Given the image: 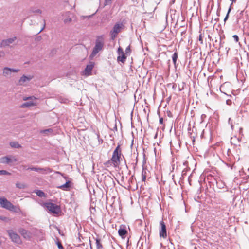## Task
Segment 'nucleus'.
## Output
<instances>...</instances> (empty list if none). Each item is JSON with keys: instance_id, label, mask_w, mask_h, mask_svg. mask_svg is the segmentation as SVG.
<instances>
[{"instance_id": "nucleus-1", "label": "nucleus", "mask_w": 249, "mask_h": 249, "mask_svg": "<svg viewBox=\"0 0 249 249\" xmlns=\"http://www.w3.org/2000/svg\"><path fill=\"white\" fill-rule=\"evenodd\" d=\"M0 206L9 211L16 213L21 212V210L18 205L15 206L13 205L9 201L4 197H0Z\"/></svg>"}, {"instance_id": "nucleus-2", "label": "nucleus", "mask_w": 249, "mask_h": 249, "mask_svg": "<svg viewBox=\"0 0 249 249\" xmlns=\"http://www.w3.org/2000/svg\"><path fill=\"white\" fill-rule=\"evenodd\" d=\"M105 44V38L103 35L99 36L96 37L95 44L91 56H95L100 51L102 50Z\"/></svg>"}, {"instance_id": "nucleus-3", "label": "nucleus", "mask_w": 249, "mask_h": 249, "mask_svg": "<svg viewBox=\"0 0 249 249\" xmlns=\"http://www.w3.org/2000/svg\"><path fill=\"white\" fill-rule=\"evenodd\" d=\"M122 156L124 157L123 155L122 154L120 145H118L114 150L111 158V162H112L115 167L118 166L120 164Z\"/></svg>"}, {"instance_id": "nucleus-4", "label": "nucleus", "mask_w": 249, "mask_h": 249, "mask_svg": "<svg viewBox=\"0 0 249 249\" xmlns=\"http://www.w3.org/2000/svg\"><path fill=\"white\" fill-rule=\"evenodd\" d=\"M43 206L51 213L57 214L61 212L59 206L52 202H46L43 204Z\"/></svg>"}, {"instance_id": "nucleus-5", "label": "nucleus", "mask_w": 249, "mask_h": 249, "mask_svg": "<svg viewBox=\"0 0 249 249\" xmlns=\"http://www.w3.org/2000/svg\"><path fill=\"white\" fill-rule=\"evenodd\" d=\"M18 71H19V69H13L5 67L2 69V75L7 78H10L12 76V73L13 72H18Z\"/></svg>"}, {"instance_id": "nucleus-6", "label": "nucleus", "mask_w": 249, "mask_h": 249, "mask_svg": "<svg viewBox=\"0 0 249 249\" xmlns=\"http://www.w3.org/2000/svg\"><path fill=\"white\" fill-rule=\"evenodd\" d=\"M7 232L12 242L17 244L21 243L20 236L13 230H9L7 231Z\"/></svg>"}, {"instance_id": "nucleus-7", "label": "nucleus", "mask_w": 249, "mask_h": 249, "mask_svg": "<svg viewBox=\"0 0 249 249\" xmlns=\"http://www.w3.org/2000/svg\"><path fill=\"white\" fill-rule=\"evenodd\" d=\"M122 24L116 23L113 27V29L110 32V35L112 39H114L117 36V34L121 31Z\"/></svg>"}, {"instance_id": "nucleus-8", "label": "nucleus", "mask_w": 249, "mask_h": 249, "mask_svg": "<svg viewBox=\"0 0 249 249\" xmlns=\"http://www.w3.org/2000/svg\"><path fill=\"white\" fill-rule=\"evenodd\" d=\"M16 39L17 37L16 36H14L6 39H3L0 43V47L5 48L6 47L9 46L10 45L13 44Z\"/></svg>"}, {"instance_id": "nucleus-9", "label": "nucleus", "mask_w": 249, "mask_h": 249, "mask_svg": "<svg viewBox=\"0 0 249 249\" xmlns=\"http://www.w3.org/2000/svg\"><path fill=\"white\" fill-rule=\"evenodd\" d=\"M160 225L161 228L160 230L159 235L160 237L166 238L167 237L166 225L163 221H160Z\"/></svg>"}, {"instance_id": "nucleus-10", "label": "nucleus", "mask_w": 249, "mask_h": 249, "mask_svg": "<svg viewBox=\"0 0 249 249\" xmlns=\"http://www.w3.org/2000/svg\"><path fill=\"white\" fill-rule=\"evenodd\" d=\"M27 170H31L32 171H34L36 172H39L42 174H46L48 173L51 172L52 170L49 168H39L36 167H30L27 169Z\"/></svg>"}, {"instance_id": "nucleus-11", "label": "nucleus", "mask_w": 249, "mask_h": 249, "mask_svg": "<svg viewBox=\"0 0 249 249\" xmlns=\"http://www.w3.org/2000/svg\"><path fill=\"white\" fill-rule=\"evenodd\" d=\"M17 159L15 158V157H12V158H10L8 156H5L1 158L0 159V162L1 163H6L9 164L11 162H16L17 161Z\"/></svg>"}, {"instance_id": "nucleus-12", "label": "nucleus", "mask_w": 249, "mask_h": 249, "mask_svg": "<svg viewBox=\"0 0 249 249\" xmlns=\"http://www.w3.org/2000/svg\"><path fill=\"white\" fill-rule=\"evenodd\" d=\"M33 78V76L28 75L25 76L23 75L22 77H20V79L18 81V85H23L24 83L30 81Z\"/></svg>"}, {"instance_id": "nucleus-13", "label": "nucleus", "mask_w": 249, "mask_h": 249, "mask_svg": "<svg viewBox=\"0 0 249 249\" xmlns=\"http://www.w3.org/2000/svg\"><path fill=\"white\" fill-rule=\"evenodd\" d=\"M71 13L70 11L66 12L62 14L64 18V22L65 24L69 23L71 21Z\"/></svg>"}, {"instance_id": "nucleus-14", "label": "nucleus", "mask_w": 249, "mask_h": 249, "mask_svg": "<svg viewBox=\"0 0 249 249\" xmlns=\"http://www.w3.org/2000/svg\"><path fill=\"white\" fill-rule=\"evenodd\" d=\"M94 64L93 62H90L89 64L87 65L85 69V74L86 75H89L91 74L92 70L94 67Z\"/></svg>"}, {"instance_id": "nucleus-15", "label": "nucleus", "mask_w": 249, "mask_h": 249, "mask_svg": "<svg viewBox=\"0 0 249 249\" xmlns=\"http://www.w3.org/2000/svg\"><path fill=\"white\" fill-rule=\"evenodd\" d=\"M242 137L239 136L238 137L235 136L231 137V143L236 146L239 145V144L241 141Z\"/></svg>"}, {"instance_id": "nucleus-16", "label": "nucleus", "mask_w": 249, "mask_h": 249, "mask_svg": "<svg viewBox=\"0 0 249 249\" xmlns=\"http://www.w3.org/2000/svg\"><path fill=\"white\" fill-rule=\"evenodd\" d=\"M149 171L146 168L143 167L142 170V181L145 182L146 178L149 176Z\"/></svg>"}, {"instance_id": "nucleus-17", "label": "nucleus", "mask_w": 249, "mask_h": 249, "mask_svg": "<svg viewBox=\"0 0 249 249\" xmlns=\"http://www.w3.org/2000/svg\"><path fill=\"white\" fill-rule=\"evenodd\" d=\"M127 231L124 228L123 225L120 226V229L118 230L119 235L122 238H124L125 237V235L127 234Z\"/></svg>"}, {"instance_id": "nucleus-18", "label": "nucleus", "mask_w": 249, "mask_h": 249, "mask_svg": "<svg viewBox=\"0 0 249 249\" xmlns=\"http://www.w3.org/2000/svg\"><path fill=\"white\" fill-rule=\"evenodd\" d=\"M9 144L11 148H20L21 147V145L19 144L18 142L16 141L11 142Z\"/></svg>"}, {"instance_id": "nucleus-19", "label": "nucleus", "mask_w": 249, "mask_h": 249, "mask_svg": "<svg viewBox=\"0 0 249 249\" xmlns=\"http://www.w3.org/2000/svg\"><path fill=\"white\" fill-rule=\"evenodd\" d=\"M126 59V56H125V54H121V55H119V56L117 57V60L118 61H120L123 63H124Z\"/></svg>"}, {"instance_id": "nucleus-20", "label": "nucleus", "mask_w": 249, "mask_h": 249, "mask_svg": "<svg viewBox=\"0 0 249 249\" xmlns=\"http://www.w3.org/2000/svg\"><path fill=\"white\" fill-rule=\"evenodd\" d=\"M30 12L31 13H36L38 14H41L42 13V11L40 9L35 7H31L30 9Z\"/></svg>"}, {"instance_id": "nucleus-21", "label": "nucleus", "mask_w": 249, "mask_h": 249, "mask_svg": "<svg viewBox=\"0 0 249 249\" xmlns=\"http://www.w3.org/2000/svg\"><path fill=\"white\" fill-rule=\"evenodd\" d=\"M71 182L70 181H67L65 184L60 186L58 188L62 189L64 190H67L70 187Z\"/></svg>"}, {"instance_id": "nucleus-22", "label": "nucleus", "mask_w": 249, "mask_h": 249, "mask_svg": "<svg viewBox=\"0 0 249 249\" xmlns=\"http://www.w3.org/2000/svg\"><path fill=\"white\" fill-rule=\"evenodd\" d=\"M240 178H243L244 180L247 181L249 180V175H246L244 171L240 172Z\"/></svg>"}, {"instance_id": "nucleus-23", "label": "nucleus", "mask_w": 249, "mask_h": 249, "mask_svg": "<svg viewBox=\"0 0 249 249\" xmlns=\"http://www.w3.org/2000/svg\"><path fill=\"white\" fill-rule=\"evenodd\" d=\"M178 53L177 52H174V53H173V54L172 55V58L173 62L175 66L176 65V62H177V60L178 59Z\"/></svg>"}, {"instance_id": "nucleus-24", "label": "nucleus", "mask_w": 249, "mask_h": 249, "mask_svg": "<svg viewBox=\"0 0 249 249\" xmlns=\"http://www.w3.org/2000/svg\"><path fill=\"white\" fill-rule=\"evenodd\" d=\"M34 105V104L33 102L30 101V102H27L24 103H23L21 105L22 107H30Z\"/></svg>"}, {"instance_id": "nucleus-25", "label": "nucleus", "mask_w": 249, "mask_h": 249, "mask_svg": "<svg viewBox=\"0 0 249 249\" xmlns=\"http://www.w3.org/2000/svg\"><path fill=\"white\" fill-rule=\"evenodd\" d=\"M36 193L39 197H43L45 196V194L41 190H38L36 191Z\"/></svg>"}, {"instance_id": "nucleus-26", "label": "nucleus", "mask_w": 249, "mask_h": 249, "mask_svg": "<svg viewBox=\"0 0 249 249\" xmlns=\"http://www.w3.org/2000/svg\"><path fill=\"white\" fill-rule=\"evenodd\" d=\"M96 247L97 249H101L103 247L102 244L100 243V239H96Z\"/></svg>"}, {"instance_id": "nucleus-27", "label": "nucleus", "mask_w": 249, "mask_h": 249, "mask_svg": "<svg viewBox=\"0 0 249 249\" xmlns=\"http://www.w3.org/2000/svg\"><path fill=\"white\" fill-rule=\"evenodd\" d=\"M53 130L51 128L47 129L45 130H42L40 131V133L42 134H47L48 133H52Z\"/></svg>"}, {"instance_id": "nucleus-28", "label": "nucleus", "mask_w": 249, "mask_h": 249, "mask_svg": "<svg viewBox=\"0 0 249 249\" xmlns=\"http://www.w3.org/2000/svg\"><path fill=\"white\" fill-rule=\"evenodd\" d=\"M58 101L61 103H67L68 102V99L62 97H59Z\"/></svg>"}, {"instance_id": "nucleus-29", "label": "nucleus", "mask_w": 249, "mask_h": 249, "mask_svg": "<svg viewBox=\"0 0 249 249\" xmlns=\"http://www.w3.org/2000/svg\"><path fill=\"white\" fill-rule=\"evenodd\" d=\"M16 186L17 188H19V189H24L26 187V186L24 184L19 183V182H17L16 184Z\"/></svg>"}, {"instance_id": "nucleus-30", "label": "nucleus", "mask_w": 249, "mask_h": 249, "mask_svg": "<svg viewBox=\"0 0 249 249\" xmlns=\"http://www.w3.org/2000/svg\"><path fill=\"white\" fill-rule=\"evenodd\" d=\"M11 174L6 170H0V175H9Z\"/></svg>"}, {"instance_id": "nucleus-31", "label": "nucleus", "mask_w": 249, "mask_h": 249, "mask_svg": "<svg viewBox=\"0 0 249 249\" xmlns=\"http://www.w3.org/2000/svg\"><path fill=\"white\" fill-rule=\"evenodd\" d=\"M19 232L23 235H24L25 234H26L27 233V231L24 229H20L19 230Z\"/></svg>"}, {"instance_id": "nucleus-32", "label": "nucleus", "mask_w": 249, "mask_h": 249, "mask_svg": "<svg viewBox=\"0 0 249 249\" xmlns=\"http://www.w3.org/2000/svg\"><path fill=\"white\" fill-rule=\"evenodd\" d=\"M231 11V7L229 8L228 9V12H227V15H226L224 19V22H226V21L229 18V13L230 12V11Z\"/></svg>"}, {"instance_id": "nucleus-33", "label": "nucleus", "mask_w": 249, "mask_h": 249, "mask_svg": "<svg viewBox=\"0 0 249 249\" xmlns=\"http://www.w3.org/2000/svg\"><path fill=\"white\" fill-rule=\"evenodd\" d=\"M117 53H118V55H121V54L124 53V52H123V49L120 47H119L118 49Z\"/></svg>"}, {"instance_id": "nucleus-34", "label": "nucleus", "mask_w": 249, "mask_h": 249, "mask_svg": "<svg viewBox=\"0 0 249 249\" xmlns=\"http://www.w3.org/2000/svg\"><path fill=\"white\" fill-rule=\"evenodd\" d=\"M56 244L59 249H64L63 246L60 241H57Z\"/></svg>"}, {"instance_id": "nucleus-35", "label": "nucleus", "mask_w": 249, "mask_h": 249, "mask_svg": "<svg viewBox=\"0 0 249 249\" xmlns=\"http://www.w3.org/2000/svg\"><path fill=\"white\" fill-rule=\"evenodd\" d=\"M228 124H230L231 127V129L233 130V124L232 121H231V118H229Z\"/></svg>"}, {"instance_id": "nucleus-36", "label": "nucleus", "mask_w": 249, "mask_h": 249, "mask_svg": "<svg viewBox=\"0 0 249 249\" xmlns=\"http://www.w3.org/2000/svg\"><path fill=\"white\" fill-rule=\"evenodd\" d=\"M232 37H233V38L234 40H235V41L236 42H238V41H239V37H238V36H237V35H233V36H232Z\"/></svg>"}, {"instance_id": "nucleus-37", "label": "nucleus", "mask_w": 249, "mask_h": 249, "mask_svg": "<svg viewBox=\"0 0 249 249\" xmlns=\"http://www.w3.org/2000/svg\"><path fill=\"white\" fill-rule=\"evenodd\" d=\"M112 0H105V5H107L111 4V1Z\"/></svg>"}, {"instance_id": "nucleus-38", "label": "nucleus", "mask_w": 249, "mask_h": 249, "mask_svg": "<svg viewBox=\"0 0 249 249\" xmlns=\"http://www.w3.org/2000/svg\"><path fill=\"white\" fill-rule=\"evenodd\" d=\"M239 136H241V137H242V136L243 135V129L242 128L240 127L239 128Z\"/></svg>"}, {"instance_id": "nucleus-39", "label": "nucleus", "mask_w": 249, "mask_h": 249, "mask_svg": "<svg viewBox=\"0 0 249 249\" xmlns=\"http://www.w3.org/2000/svg\"><path fill=\"white\" fill-rule=\"evenodd\" d=\"M199 41L200 42L201 44L203 43V40H202V36L201 34L199 35Z\"/></svg>"}, {"instance_id": "nucleus-40", "label": "nucleus", "mask_w": 249, "mask_h": 249, "mask_svg": "<svg viewBox=\"0 0 249 249\" xmlns=\"http://www.w3.org/2000/svg\"><path fill=\"white\" fill-rule=\"evenodd\" d=\"M45 20H44L43 26L42 28V29L38 32V34H39L40 33H41L44 30V29L45 28Z\"/></svg>"}, {"instance_id": "nucleus-41", "label": "nucleus", "mask_w": 249, "mask_h": 249, "mask_svg": "<svg viewBox=\"0 0 249 249\" xmlns=\"http://www.w3.org/2000/svg\"><path fill=\"white\" fill-rule=\"evenodd\" d=\"M33 98H35V97L34 96H29V97H25L23 98V100L26 101V100H29V99H33Z\"/></svg>"}, {"instance_id": "nucleus-42", "label": "nucleus", "mask_w": 249, "mask_h": 249, "mask_svg": "<svg viewBox=\"0 0 249 249\" xmlns=\"http://www.w3.org/2000/svg\"><path fill=\"white\" fill-rule=\"evenodd\" d=\"M5 55V53L3 51H0V58L4 57Z\"/></svg>"}, {"instance_id": "nucleus-43", "label": "nucleus", "mask_w": 249, "mask_h": 249, "mask_svg": "<svg viewBox=\"0 0 249 249\" xmlns=\"http://www.w3.org/2000/svg\"><path fill=\"white\" fill-rule=\"evenodd\" d=\"M130 46H128L126 49H125V52H126V53H129L130 52Z\"/></svg>"}, {"instance_id": "nucleus-44", "label": "nucleus", "mask_w": 249, "mask_h": 249, "mask_svg": "<svg viewBox=\"0 0 249 249\" xmlns=\"http://www.w3.org/2000/svg\"><path fill=\"white\" fill-rule=\"evenodd\" d=\"M231 100H226V104L228 105H231Z\"/></svg>"}, {"instance_id": "nucleus-45", "label": "nucleus", "mask_w": 249, "mask_h": 249, "mask_svg": "<svg viewBox=\"0 0 249 249\" xmlns=\"http://www.w3.org/2000/svg\"><path fill=\"white\" fill-rule=\"evenodd\" d=\"M159 123L160 124H162L163 123V118H160Z\"/></svg>"}, {"instance_id": "nucleus-46", "label": "nucleus", "mask_w": 249, "mask_h": 249, "mask_svg": "<svg viewBox=\"0 0 249 249\" xmlns=\"http://www.w3.org/2000/svg\"><path fill=\"white\" fill-rule=\"evenodd\" d=\"M5 218V217L3 216H0V219L1 220H4Z\"/></svg>"}, {"instance_id": "nucleus-47", "label": "nucleus", "mask_w": 249, "mask_h": 249, "mask_svg": "<svg viewBox=\"0 0 249 249\" xmlns=\"http://www.w3.org/2000/svg\"><path fill=\"white\" fill-rule=\"evenodd\" d=\"M226 51H227V53H228V52H229V50H230V48H226Z\"/></svg>"}, {"instance_id": "nucleus-48", "label": "nucleus", "mask_w": 249, "mask_h": 249, "mask_svg": "<svg viewBox=\"0 0 249 249\" xmlns=\"http://www.w3.org/2000/svg\"><path fill=\"white\" fill-rule=\"evenodd\" d=\"M222 46L221 45V43L220 44V47H221Z\"/></svg>"}]
</instances>
